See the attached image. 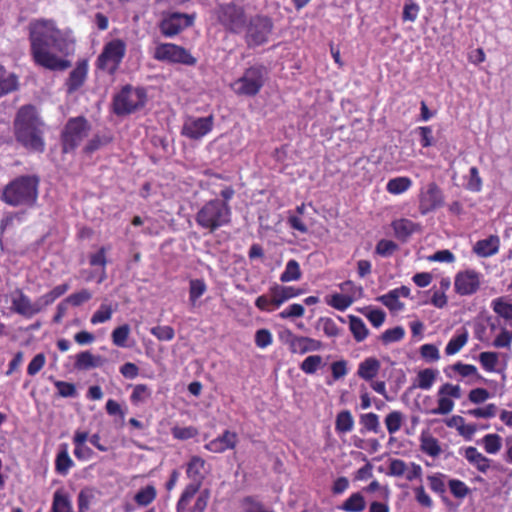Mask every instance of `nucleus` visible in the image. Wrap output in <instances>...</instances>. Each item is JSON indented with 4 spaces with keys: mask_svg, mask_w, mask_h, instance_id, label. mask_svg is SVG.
<instances>
[{
    "mask_svg": "<svg viewBox=\"0 0 512 512\" xmlns=\"http://www.w3.org/2000/svg\"><path fill=\"white\" fill-rule=\"evenodd\" d=\"M29 40L34 61L49 70H65L70 62L60 55H68L74 41L68 31L60 30L50 19H36L29 23Z\"/></svg>",
    "mask_w": 512,
    "mask_h": 512,
    "instance_id": "f257e3e1",
    "label": "nucleus"
},
{
    "mask_svg": "<svg viewBox=\"0 0 512 512\" xmlns=\"http://www.w3.org/2000/svg\"><path fill=\"white\" fill-rule=\"evenodd\" d=\"M14 130L16 140L27 150L44 151V123L34 106L27 105L18 111L14 122Z\"/></svg>",
    "mask_w": 512,
    "mask_h": 512,
    "instance_id": "f03ea898",
    "label": "nucleus"
},
{
    "mask_svg": "<svg viewBox=\"0 0 512 512\" xmlns=\"http://www.w3.org/2000/svg\"><path fill=\"white\" fill-rule=\"evenodd\" d=\"M39 178L22 175L10 181L2 191L1 200L12 207H33L38 199Z\"/></svg>",
    "mask_w": 512,
    "mask_h": 512,
    "instance_id": "7ed1b4c3",
    "label": "nucleus"
},
{
    "mask_svg": "<svg viewBox=\"0 0 512 512\" xmlns=\"http://www.w3.org/2000/svg\"><path fill=\"white\" fill-rule=\"evenodd\" d=\"M232 219V209L229 204L219 198L205 202L195 214V222L209 233L228 226Z\"/></svg>",
    "mask_w": 512,
    "mask_h": 512,
    "instance_id": "20e7f679",
    "label": "nucleus"
},
{
    "mask_svg": "<svg viewBox=\"0 0 512 512\" xmlns=\"http://www.w3.org/2000/svg\"><path fill=\"white\" fill-rule=\"evenodd\" d=\"M274 31L273 20L266 15L256 14L249 17L242 32L243 40L248 49H255L270 41Z\"/></svg>",
    "mask_w": 512,
    "mask_h": 512,
    "instance_id": "39448f33",
    "label": "nucleus"
},
{
    "mask_svg": "<svg viewBox=\"0 0 512 512\" xmlns=\"http://www.w3.org/2000/svg\"><path fill=\"white\" fill-rule=\"evenodd\" d=\"M206 462L199 456H193L186 466V475L191 482L185 487L176 504V512H185L191 499L199 492L205 479Z\"/></svg>",
    "mask_w": 512,
    "mask_h": 512,
    "instance_id": "423d86ee",
    "label": "nucleus"
},
{
    "mask_svg": "<svg viewBox=\"0 0 512 512\" xmlns=\"http://www.w3.org/2000/svg\"><path fill=\"white\" fill-rule=\"evenodd\" d=\"M266 78V68L263 65H254L245 69L242 76L231 84V89L236 95L252 97L260 92Z\"/></svg>",
    "mask_w": 512,
    "mask_h": 512,
    "instance_id": "0eeeda50",
    "label": "nucleus"
},
{
    "mask_svg": "<svg viewBox=\"0 0 512 512\" xmlns=\"http://www.w3.org/2000/svg\"><path fill=\"white\" fill-rule=\"evenodd\" d=\"M147 94L143 88L124 86L113 98V109L116 115L131 114L145 106Z\"/></svg>",
    "mask_w": 512,
    "mask_h": 512,
    "instance_id": "6e6552de",
    "label": "nucleus"
},
{
    "mask_svg": "<svg viewBox=\"0 0 512 512\" xmlns=\"http://www.w3.org/2000/svg\"><path fill=\"white\" fill-rule=\"evenodd\" d=\"M216 16L224 29L233 34L241 33L249 19L244 7L235 3L219 5Z\"/></svg>",
    "mask_w": 512,
    "mask_h": 512,
    "instance_id": "1a4fd4ad",
    "label": "nucleus"
},
{
    "mask_svg": "<svg viewBox=\"0 0 512 512\" xmlns=\"http://www.w3.org/2000/svg\"><path fill=\"white\" fill-rule=\"evenodd\" d=\"M90 125L84 117L71 118L62 132L63 152L73 151L88 136Z\"/></svg>",
    "mask_w": 512,
    "mask_h": 512,
    "instance_id": "9d476101",
    "label": "nucleus"
},
{
    "mask_svg": "<svg viewBox=\"0 0 512 512\" xmlns=\"http://www.w3.org/2000/svg\"><path fill=\"white\" fill-rule=\"evenodd\" d=\"M126 53V44L121 39H114L106 43L102 52L97 58V68L108 72L115 73Z\"/></svg>",
    "mask_w": 512,
    "mask_h": 512,
    "instance_id": "9b49d317",
    "label": "nucleus"
},
{
    "mask_svg": "<svg viewBox=\"0 0 512 512\" xmlns=\"http://www.w3.org/2000/svg\"><path fill=\"white\" fill-rule=\"evenodd\" d=\"M153 58L158 61L188 66H193L197 62L196 58L188 50L173 43L158 44L153 51Z\"/></svg>",
    "mask_w": 512,
    "mask_h": 512,
    "instance_id": "f8f14e48",
    "label": "nucleus"
},
{
    "mask_svg": "<svg viewBox=\"0 0 512 512\" xmlns=\"http://www.w3.org/2000/svg\"><path fill=\"white\" fill-rule=\"evenodd\" d=\"M462 391L459 385L445 383L437 391L438 406L434 408L425 407L423 412L429 415H447L453 411L455 399H460Z\"/></svg>",
    "mask_w": 512,
    "mask_h": 512,
    "instance_id": "ddd939ff",
    "label": "nucleus"
},
{
    "mask_svg": "<svg viewBox=\"0 0 512 512\" xmlns=\"http://www.w3.org/2000/svg\"><path fill=\"white\" fill-rule=\"evenodd\" d=\"M195 14L180 12H165L159 22V29L163 36L172 38L194 24Z\"/></svg>",
    "mask_w": 512,
    "mask_h": 512,
    "instance_id": "4468645a",
    "label": "nucleus"
},
{
    "mask_svg": "<svg viewBox=\"0 0 512 512\" xmlns=\"http://www.w3.org/2000/svg\"><path fill=\"white\" fill-rule=\"evenodd\" d=\"M214 123L213 115L205 117L187 115L183 120L181 135L190 140H201L213 130Z\"/></svg>",
    "mask_w": 512,
    "mask_h": 512,
    "instance_id": "2eb2a0df",
    "label": "nucleus"
},
{
    "mask_svg": "<svg viewBox=\"0 0 512 512\" xmlns=\"http://www.w3.org/2000/svg\"><path fill=\"white\" fill-rule=\"evenodd\" d=\"M444 205V195L435 182H430L419 193V212L426 215Z\"/></svg>",
    "mask_w": 512,
    "mask_h": 512,
    "instance_id": "dca6fc26",
    "label": "nucleus"
},
{
    "mask_svg": "<svg viewBox=\"0 0 512 512\" xmlns=\"http://www.w3.org/2000/svg\"><path fill=\"white\" fill-rule=\"evenodd\" d=\"M481 283V273L473 269H466L456 273L454 277V290L460 296H470L480 289Z\"/></svg>",
    "mask_w": 512,
    "mask_h": 512,
    "instance_id": "f3484780",
    "label": "nucleus"
},
{
    "mask_svg": "<svg viewBox=\"0 0 512 512\" xmlns=\"http://www.w3.org/2000/svg\"><path fill=\"white\" fill-rule=\"evenodd\" d=\"M280 339L288 345L290 351L294 354L318 351L322 347L321 341L306 336H297L290 330L283 331L280 334Z\"/></svg>",
    "mask_w": 512,
    "mask_h": 512,
    "instance_id": "a211bd4d",
    "label": "nucleus"
},
{
    "mask_svg": "<svg viewBox=\"0 0 512 512\" xmlns=\"http://www.w3.org/2000/svg\"><path fill=\"white\" fill-rule=\"evenodd\" d=\"M11 304V309L25 318H31L38 314L35 301L32 302L31 299L20 289H17L12 294Z\"/></svg>",
    "mask_w": 512,
    "mask_h": 512,
    "instance_id": "6ab92c4d",
    "label": "nucleus"
},
{
    "mask_svg": "<svg viewBox=\"0 0 512 512\" xmlns=\"http://www.w3.org/2000/svg\"><path fill=\"white\" fill-rule=\"evenodd\" d=\"M238 443L236 432L225 430L221 435L205 444L204 448L212 453H224L234 449Z\"/></svg>",
    "mask_w": 512,
    "mask_h": 512,
    "instance_id": "aec40b11",
    "label": "nucleus"
},
{
    "mask_svg": "<svg viewBox=\"0 0 512 512\" xmlns=\"http://www.w3.org/2000/svg\"><path fill=\"white\" fill-rule=\"evenodd\" d=\"M87 74L88 62L86 60L78 61L66 80L65 86L67 92L72 94L82 87L87 79Z\"/></svg>",
    "mask_w": 512,
    "mask_h": 512,
    "instance_id": "412c9836",
    "label": "nucleus"
},
{
    "mask_svg": "<svg viewBox=\"0 0 512 512\" xmlns=\"http://www.w3.org/2000/svg\"><path fill=\"white\" fill-rule=\"evenodd\" d=\"M447 377L455 378L456 375L460 376V379L472 378L482 379V376L478 373L476 366L472 364H465L460 361L448 366L444 369Z\"/></svg>",
    "mask_w": 512,
    "mask_h": 512,
    "instance_id": "4be33fe9",
    "label": "nucleus"
},
{
    "mask_svg": "<svg viewBox=\"0 0 512 512\" xmlns=\"http://www.w3.org/2000/svg\"><path fill=\"white\" fill-rule=\"evenodd\" d=\"M465 459L482 473H487L491 468V460L484 456L477 448L469 446L464 452Z\"/></svg>",
    "mask_w": 512,
    "mask_h": 512,
    "instance_id": "5701e85b",
    "label": "nucleus"
},
{
    "mask_svg": "<svg viewBox=\"0 0 512 512\" xmlns=\"http://www.w3.org/2000/svg\"><path fill=\"white\" fill-rule=\"evenodd\" d=\"M391 227L394 231L395 237L402 242H406L408 238L417 230L418 224L409 219L401 218L394 220L391 223Z\"/></svg>",
    "mask_w": 512,
    "mask_h": 512,
    "instance_id": "b1692460",
    "label": "nucleus"
},
{
    "mask_svg": "<svg viewBox=\"0 0 512 512\" xmlns=\"http://www.w3.org/2000/svg\"><path fill=\"white\" fill-rule=\"evenodd\" d=\"M499 237L491 235L486 239L479 240L473 247V252L480 257H490L499 250Z\"/></svg>",
    "mask_w": 512,
    "mask_h": 512,
    "instance_id": "393cba45",
    "label": "nucleus"
},
{
    "mask_svg": "<svg viewBox=\"0 0 512 512\" xmlns=\"http://www.w3.org/2000/svg\"><path fill=\"white\" fill-rule=\"evenodd\" d=\"M270 293L274 296V307L279 308L287 300L301 294L299 289L291 286H281L278 284L270 288Z\"/></svg>",
    "mask_w": 512,
    "mask_h": 512,
    "instance_id": "a878e982",
    "label": "nucleus"
},
{
    "mask_svg": "<svg viewBox=\"0 0 512 512\" xmlns=\"http://www.w3.org/2000/svg\"><path fill=\"white\" fill-rule=\"evenodd\" d=\"M381 364L374 357H369L359 363L357 375L365 381H371L379 373Z\"/></svg>",
    "mask_w": 512,
    "mask_h": 512,
    "instance_id": "bb28decb",
    "label": "nucleus"
},
{
    "mask_svg": "<svg viewBox=\"0 0 512 512\" xmlns=\"http://www.w3.org/2000/svg\"><path fill=\"white\" fill-rule=\"evenodd\" d=\"M102 358L94 355L90 351H83L75 356L74 367L77 370H89L102 365Z\"/></svg>",
    "mask_w": 512,
    "mask_h": 512,
    "instance_id": "cd10ccee",
    "label": "nucleus"
},
{
    "mask_svg": "<svg viewBox=\"0 0 512 512\" xmlns=\"http://www.w3.org/2000/svg\"><path fill=\"white\" fill-rule=\"evenodd\" d=\"M51 512H73L71 498L63 489L54 492Z\"/></svg>",
    "mask_w": 512,
    "mask_h": 512,
    "instance_id": "c85d7f7f",
    "label": "nucleus"
},
{
    "mask_svg": "<svg viewBox=\"0 0 512 512\" xmlns=\"http://www.w3.org/2000/svg\"><path fill=\"white\" fill-rule=\"evenodd\" d=\"M438 373V370L432 368L420 370L417 373L414 387L420 388L422 390H430L436 381Z\"/></svg>",
    "mask_w": 512,
    "mask_h": 512,
    "instance_id": "c756f323",
    "label": "nucleus"
},
{
    "mask_svg": "<svg viewBox=\"0 0 512 512\" xmlns=\"http://www.w3.org/2000/svg\"><path fill=\"white\" fill-rule=\"evenodd\" d=\"M469 334L466 329L458 331L447 343L445 353L448 356L457 354L468 342Z\"/></svg>",
    "mask_w": 512,
    "mask_h": 512,
    "instance_id": "7c9ffc66",
    "label": "nucleus"
},
{
    "mask_svg": "<svg viewBox=\"0 0 512 512\" xmlns=\"http://www.w3.org/2000/svg\"><path fill=\"white\" fill-rule=\"evenodd\" d=\"M491 307L497 315L510 321V326L512 327V299L508 300L505 297L495 298L491 302Z\"/></svg>",
    "mask_w": 512,
    "mask_h": 512,
    "instance_id": "2f4dec72",
    "label": "nucleus"
},
{
    "mask_svg": "<svg viewBox=\"0 0 512 512\" xmlns=\"http://www.w3.org/2000/svg\"><path fill=\"white\" fill-rule=\"evenodd\" d=\"M420 449L423 453L436 458L441 452L439 441L430 434H421L420 436Z\"/></svg>",
    "mask_w": 512,
    "mask_h": 512,
    "instance_id": "473e14b6",
    "label": "nucleus"
},
{
    "mask_svg": "<svg viewBox=\"0 0 512 512\" xmlns=\"http://www.w3.org/2000/svg\"><path fill=\"white\" fill-rule=\"evenodd\" d=\"M366 507L364 496L360 492L351 494L338 508L345 512H362Z\"/></svg>",
    "mask_w": 512,
    "mask_h": 512,
    "instance_id": "72a5a7b5",
    "label": "nucleus"
},
{
    "mask_svg": "<svg viewBox=\"0 0 512 512\" xmlns=\"http://www.w3.org/2000/svg\"><path fill=\"white\" fill-rule=\"evenodd\" d=\"M412 180L406 176H398L390 179L386 184V190L392 195H400L412 187Z\"/></svg>",
    "mask_w": 512,
    "mask_h": 512,
    "instance_id": "f704fd0d",
    "label": "nucleus"
},
{
    "mask_svg": "<svg viewBox=\"0 0 512 512\" xmlns=\"http://www.w3.org/2000/svg\"><path fill=\"white\" fill-rule=\"evenodd\" d=\"M348 318H349V329H350L354 339L357 342L364 341L369 334V330H368L366 324L364 323V321L361 318L354 316V315H349Z\"/></svg>",
    "mask_w": 512,
    "mask_h": 512,
    "instance_id": "c9c22d12",
    "label": "nucleus"
},
{
    "mask_svg": "<svg viewBox=\"0 0 512 512\" xmlns=\"http://www.w3.org/2000/svg\"><path fill=\"white\" fill-rule=\"evenodd\" d=\"M73 465L74 463L69 456L67 445L62 444L55 460L56 471L61 475H66Z\"/></svg>",
    "mask_w": 512,
    "mask_h": 512,
    "instance_id": "e433bc0d",
    "label": "nucleus"
},
{
    "mask_svg": "<svg viewBox=\"0 0 512 512\" xmlns=\"http://www.w3.org/2000/svg\"><path fill=\"white\" fill-rule=\"evenodd\" d=\"M354 418L349 410L339 412L335 420V430L337 433L346 434L354 428Z\"/></svg>",
    "mask_w": 512,
    "mask_h": 512,
    "instance_id": "4c0bfd02",
    "label": "nucleus"
},
{
    "mask_svg": "<svg viewBox=\"0 0 512 512\" xmlns=\"http://www.w3.org/2000/svg\"><path fill=\"white\" fill-rule=\"evenodd\" d=\"M107 249L106 247H101L97 252L93 253L89 257V263L91 266L94 267H101V273L97 280L98 283H102L106 279V271L105 267L107 264V258H106Z\"/></svg>",
    "mask_w": 512,
    "mask_h": 512,
    "instance_id": "58836bf2",
    "label": "nucleus"
},
{
    "mask_svg": "<svg viewBox=\"0 0 512 512\" xmlns=\"http://www.w3.org/2000/svg\"><path fill=\"white\" fill-rule=\"evenodd\" d=\"M354 302V296L351 294L344 295L342 293H334L329 298H327L326 303L339 311H345L348 309Z\"/></svg>",
    "mask_w": 512,
    "mask_h": 512,
    "instance_id": "ea45409f",
    "label": "nucleus"
},
{
    "mask_svg": "<svg viewBox=\"0 0 512 512\" xmlns=\"http://www.w3.org/2000/svg\"><path fill=\"white\" fill-rule=\"evenodd\" d=\"M17 87V79L14 74L8 72L0 65V96L8 94Z\"/></svg>",
    "mask_w": 512,
    "mask_h": 512,
    "instance_id": "a19ab883",
    "label": "nucleus"
},
{
    "mask_svg": "<svg viewBox=\"0 0 512 512\" xmlns=\"http://www.w3.org/2000/svg\"><path fill=\"white\" fill-rule=\"evenodd\" d=\"M152 396V389L146 384H137L134 386L130 395V400L133 405H140L146 403Z\"/></svg>",
    "mask_w": 512,
    "mask_h": 512,
    "instance_id": "79ce46f5",
    "label": "nucleus"
},
{
    "mask_svg": "<svg viewBox=\"0 0 512 512\" xmlns=\"http://www.w3.org/2000/svg\"><path fill=\"white\" fill-rule=\"evenodd\" d=\"M301 270L299 263L291 259L286 263L285 270L280 275V281L283 283L297 281L301 278Z\"/></svg>",
    "mask_w": 512,
    "mask_h": 512,
    "instance_id": "37998d69",
    "label": "nucleus"
},
{
    "mask_svg": "<svg viewBox=\"0 0 512 512\" xmlns=\"http://www.w3.org/2000/svg\"><path fill=\"white\" fill-rule=\"evenodd\" d=\"M157 492L153 485L141 488L134 496L135 502L140 506L151 504L156 498Z\"/></svg>",
    "mask_w": 512,
    "mask_h": 512,
    "instance_id": "c03bdc74",
    "label": "nucleus"
},
{
    "mask_svg": "<svg viewBox=\"0 0 512 512\" xmlns=\"http://www.w3.org/2000/svg\"><path fill=\"white\" fill-rule=\"evenodd\" d=\"M360 424L363 426L361 432L370 431L378 433L380 431L379 416L376 413L369 412L360 416Z\"/></svg>",
    "mask_w": 512,
    "mask_h": 512,
    "instance_id": "a18cd8bd",
    "label": "nucleus"
},
{
    "mask_svg": "<svg viewBox=\"0 0 512 512\" xmlns=\"http://www.w3.org/2000/svg\"><path fill=\"white\" fill-rule=\"evenodd\" d=\"M478 359L483 369L487 372H494L499 362L498 353L492 351L481 352Z\"/></svg>",
    "mask_w": 512,
    "mask_h": 512,
    "instance_id": "49530a36",
    "label": "nucleus"
},
{
    "mask_svg": "<svg viewBox=\"0 0 512 512\" xmlns=\"http://www.w3.org/2000/svg\"><path fill=\"white\" fill-rule=\"evenodd\" d=\"M378 301H380L391 311L397 312L404 308V304L400 302L396 292L393 290H390L388 293L378 297Z\"/></svg>",
    "mask_w": 512,
    "mask_h": 512,
    "instance_id": "de8ad7c7",
    "label": "nucleus"
},
{
    "mask_svg": "<svg viewBox=\"0 0 512 512\" xmlns=\"http://www.w3.org/2000/svg\"><path fill=\"white\" fill-rule=\"evenodd\" d=\"M484 449L489 454H497L502 447V439L498 434H487L482 438Z\"/></svg>",
    "mask_w": 512,
    "mask_h": 512,
    "instance_id": "09e8293b",
    "label": "nucleus"
},
{
    "mask_svg": "<svg viewBox=\"0 0 512 512\" xmlns=\"http://www.w3.org/2000/svg\"><path fill=\"white\" fill-rule=\"evenodd\" d=\"M404 416L400 411H392L385 417V425L390 434L398 432L402 426Z\"/></svg>",
    "mask_w": 512,
    "mask_h": 512,
    "instance_id": "8fccbe9b",
    "label": "nucleus"
},
{
    "mask_svg": "<svg viewBox=\"0 0 512 512\" xmlns=\"http://www.w3.org/2000/svg\"><path fill=\"white\" fill-rule=\"evenodd\" d=\"M323 365L320 355H310L300 364V369L306 374H314Z\"/></svg>",
    "mask_w": 512,
    "mask_h": 512,
    "instance_id": "3c124183",
    "label": "nucleus"
},
{
    "mask_svg": "<svg viewBox=\"0 0 512 512\" xmlns=\"http://www.w3.org/2000/svg\"><path fill=\"white\" fill-rule=\"evenodd\" d=\"M113 309L111 305L102 303L100 307L94 312L90 321L93 325L105 323L112 317Z\"/></svg>",
    "mask_w": 512,
    "mask_h": 512,
    "instance_id": "603ef678",
    "label": "nucleus"
},
{
    "mask_svg": "<svg viewBox=\"0 0 512 512\" xmlns=\"http://www.w3.org/2000/svg\"><path fill=\"white\" fill-rule=\"evenodd\" d=\"M207 286L202 279H192L189 287V300L192 305L206 292Z\"/></svg>",
    "mask_w": 512,
    "mask_h": 512,
    "instance_id": "864d4df0",
    "label": "nucleus"
},
{
    "mask_svg": "<svg viewBox=\"0 0 512 512\" xmlns=\"http://www.w3.org/2000/svg\"><path fill=\"white\" fill-rule=\"evenodd\" d=\"M398 250V245L387 239H381L377 242L375 253L381 257H390Z\"/></svg>",
    "mask_w": 512,
    "mask_h": 512,
    "instance_id": "5fc2aeb1",
    "label": "nucleus"
},
{
    "mask_svg": "<svg viewBox=\"0 0 512 512\" xmlns=\"http://www.w3.org/2000/svg\"><path fill=\"white\" fill-rule=\"evenodd\" d=\"M130 334V327L127 324L121 325L112 331L111 337L114 345L126 347V342Z\"/></svg>",
    "mask_w": 512,
    "mask_h": 512,
    "instance_id": "6e6d98bb",
    "label": "nucleus"
},
{
    "mask_svg": "<svg viewBox=\"0 0 512 512\" xmlns=\"http://www.w3.org/2000/svg\"><path fill=\"white\" fill-rule=\"evenodd\" d=\"M171 434L174 439L185 441L196 437L198 435V429L194 426H174L171 429Z\"/></svg>",
    "mask_w": 512,
    "mask_h": 512,
    "instance_id": "4d7b16f0",
    "label": "nucleus"
},
{
    "mask_svg": "<svg viewBox=\"0 0 512 512\" xmlns=\"http://www.w3.org/2000/svg\"><path fill=\"white\" fill-rule=\"evenodd\" d=\"M448 486L451 494L458 499H464L470 493V488L459 479L449 480Z\"/></svg>",
    "mask_w": 512,
    "mask_h": 512,
    "instance_id": "13d9d810",
    "label": "nucleus"
},
{
    "mask_svg": "<svg viewBox=\"0 0 512 512\" xmlns=\"http://www.w3.org/2000/svg\"><path fill=\"white\" fill-rule=\"evenodd\" d=\"M512 343V331L502 327L499 334L495 337L491 345L495 348L510 349Z\"/></svg>",
    "mask_w": 512,
    "mask_h": 512,
    "instance_id": "bf43d9fd",
    "label": "nucleus"
},
{
    "mask_svg": "<svg viewBox=\"0 0 512 512\" xmlns=\"http://www.w3.org/2000/svg\"><path fill=\"white\" fill-rule=\"evenodd\" d=\"M405 335V330L401 326H396L392 329H387L381 335V341L384 344H390L393 342H398L403 339Z\"/></svg>",
    "mask_w": 512,
    "mask_h": 512,
    "instance_id": "052dcab7",
    "label": "nucleus"
},
{
    "mask_svg": "<svg viewBox=\"0 0 512 512\" xmlns=\"http://www.w3.org/2000/svg\"><path fill=\"white\" fill-rule=\"evenodd\" d=\"M407 472V464L401 459H390L388 465V476L402 477Z\"/></svg>",
    "mask_w": 512,
    "mask_h": 512,
    "instance_id": "680f3d73",
    "label": "nucleus"
},
{
    "mask_svg": "<svg viewBox=\"0 0 512 512\" xmlns=\"http://www.w3.org/2000/svg\"><path fill=\"white\" fill-rule=\"evenodd\" d=\"M466 188L472 192H479L482 188V179L477 167H471L469 170Z\"/></svg>",
    "mask_w": 512,
    "mask_h": 512,
    "instance_id": "e2e57ef3",
    "label": "nucleus"
},
{
    "mask_svg": "<svg viewBox=\"0 0 512 512\" xmlns=\"http://www.w3.org/2000/svg\"><path fill=\"white\" fill-rule=\"evenodd\" d=\"M497 406L493 403L487 404L484 407H479L475 409H471L468 411V414L475 418H492L497 413Z\"/></svg>",
    "mask_w": 512,
    "mask_h": 512,
    "instance_id": "0e129e2a",
    "label": "nucleus"
},
{
    "mask_svg": "<svg viewBox=\"0 0 512 512\" xmlns=\"http://www.w3.org/2000/svg\"><path fill=\"white\" fill-rule=\"evenodd\" d=\"M420 355L426 362H436L440 359V352L434 344H423L420 347Z\"/></svg>",
    "mask_w": 512,
    "mask_h": 512,
    "instance_id": "69168bd1",
    "label": "nucleus"
},
{
    "mask_svg": "<svg viewBox=\"0 0 512 512\" xmlns=\"http://www.w3.org/2000/svg\"><path fill=\"white\" fill-rule=\"evenodd\" d=\"M429 485L432 491L435 493H444L446 491L445 475L442 473H436L427 477Z\"/></svg>",
    "mask_w": 512,
    "mask_h": 512,
    "instance_id": "338daca9",
    "label": "nucleus"
},
{
    "mask_svg": "<svg viewBox=\"0 0 512 512\" xmlns=\"http://www.w3.org/2000/svg\"><path fill=\"white\" fill-rule=\"evenodd\" d=\"M209 499H210L209 489L202 490L198 494L193 506L190 508V512H205V510L208 506Z\"/></svg>",
    "mask_w": 512,
    "mask_h": 512,
    "instance_id": "774afa93",
    "label": "nucleus"
}]
</instances>
